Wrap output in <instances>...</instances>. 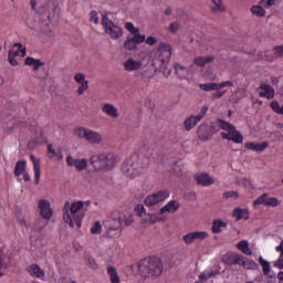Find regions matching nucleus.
Masks as SVG:
<instances>
[{
    "label": "nucleus",
    "instance_id": "338daca9",
    "mask_svg": "<svg viewBox=\"0 0 283 283\" xmlns=\"http://www.w3.org/2000/svg\"><path fill=\"white\" fill-rule=\"evenodd\" d=\"M8 61L10 63V65L17 66L19 65V62H17L12 55V51H9L8 53Z\"/></svg>",
    "mask_w": 283,
    "mask_h": 283
},
{
    "label": "nucleus",
    "instance_id": "58836bf2",
    "mask_svg": "<svg viewBox=\"0 0 283 283\" xmlns=\"http://www.w3.org/2000/svg\"><path fill=\"white\" fill-rule=\"evenodd\" d=\"M63 220L71 229H74V217L70 216V210L66 209V211L63 214Z\"/></svg>",
    "mask_w": 283,
    "mask_h": 283
},
{
    "label": "nucleus",
    "instance_id": "052dcab7",
    "mask_svg": "<svg viewBox=\"0 0 283 283\" xmlns=\"http://www.w3.org/2000/svg\"><path fill=\"white\" fill-rule=\"evenodd\" d=\"M275 56L277 59H282L283 56V45H276L274 46Z\"/></svg>",
    "mask_w": 283,
    "mask_h": 283
},
{
    "label": "nucleus",
    "instance_id": "0eeeda50",
    "mask_svg": "<svg viewBox=\"0 0 283 283\" xmlns=\"http://www.w3.org/2000/svg\"><path fill=\"white\" fill-rule=\"evenodd\" d=\"M112 220L113 227H111L104 234L105 238H116V235H118V230L122 229L125 217L124 214H120V212L115 211L112 214Z\"/></svg>",
    "mask_w": 283,
    "mask_h": 283
},
{
    "label": "nucleus",
    "instance_id": "8fccbe9b",
    "mask_svg": "<svg viewBox=\"0 0 283 283\" xmlns=\"http://www.w3.org/2000/svg\"><path fill=\"white\" fill-rule=\"evenodd\" d=\"M280 205V201L275 197H269L265 201V207H277Z\"/></svg>",
    "mask_w": 283,
    "mask_h": 283
},
{
    "label": "nucleus",
    "instance_id": "37998d69",
    "mask_svg": "<svg viewBox=\"0 0 283 283\" xmlns=\"http://www.w3.org/2000/svg\"><path fill=\"white\" fill-rule=\"evenodd\" d=\"M244 269H248V271H258L260 266L256 264L255 261L245 259Z\"/></svg>",
    "mask_w": 283,
    "mask_h": 283
},
{
    "label": "nucleus",
    "instance_id": "a18cd8bd",
    "mask_svg": "<svg viewBox=\"0 0 283 283\" xmlns=\"http://www.w3.org/2000/svg\"><path fill=\"white\" fill-rule=\"evenodd\" d=\"M87 129L88 128H83V127H80V128H76L74 130V135L77 137V138H87Z\"/></svg>",
    "mask_w": 283,
    "mask_h": 283
},
{
    "label": "nucleus",
    "instance_id": "bb28decb",
    "mask_svg": "<svg viewBox=\"0 0 283 283\" xmlns=\"http://www.w3.org/2000/svg\"><path fill=\"white\" fill-rule=\"evenodd\" d=\"M237 248L239 249V251H242L244 253V255H253V252L249 248V241H247V240L240 241L237 244Z\"/></svg>",
    "mask_w": 283,
    "mask_h": 283
},
{
    "label": "nucleus",
    "instance_id": "603ef678",
    "mask_svg": "<svg viewBox=\"0 0 283 283\" xmlns=\"http://www.w3.org/2000/svg\"><path fill=\"white\" fill-rule=\"evenodd\" d=\"M193 240H196L193 232L184 235V242H186V244H193Z\"/></svg>",
    "mask_w": 283,
    "mask_h": 283
},
{
    "label": "nucleus",
    "instance_id": "f704fd0d",
    "mask_svg": "<svg viewBox=\"0 0 283 283\" xmlns=\"http://www.w3.org/2000/svg\"><path fill=\"white\" fill-rule=\"evenodd\" d=\"M220 272L217 271V272H208V271H205L202 272L200 275H199V280H202L203 282H207V280H211V277H216V275H219Z\"/></svg>",
    "mask_w": 283,
    "mask_h": 283
},
{
    "label": "nucleus",
    "instance_id": "c85d7f7f",
    "mask_svg": "<svg viewBox=\"0 0 283 283\" xmlns=\"http://www.w3.org/2000/svg\"><path fill=\"white\" fill-rule=\"evenodd\" d=\"M164 213L159 212L157 213H148V221L150 224H156V222H163V220H165V217L163 216Z\"/></svg>",
    "mask_w": 283,
    "mask_h": 283
},
{
    "label": "nucleus",
    "instance_id": "e433bc0d",
    "mask_svg": "<svg viewBox=\"0 0 283 283\" xmlns=\"http://www.w3.org/2000/svg\"><path fill=\"white\" fill-rule=\"evenodd\" d=\"M259 96L261 98H268V101H271V98H275V88L272 90H264L263 92L259 93Z\"/></svg>",
    "mask_w": 283,
    "mask_h": 283
},
{
    "label": "nucleus",
    "instance_id": "ddd939ff",
    "mask_svg": "<svg viewBox=\"0 0 283 283\" xmlns=\"http://www.w3.org/2000/svg\"><path fill=\"white\" fill-rule=\"evenodd\" d=\"M30 160L33 164L35 185L41 180V159H36L34 155H30Z\"/></svg>",
    "mask_w": 283,
    "mask_h": 283
},
{
    "label": "nucleus",
    "instance_id": "de8ad7c7",
    "mask_svg": "<svg viewBox=\"0 0 283 283\" xmlns=\"http://www.w3.org/2000/svg\"><path fill=\"white\" fill-rule=\"evenodd\" d=\"M103 230V227L101 226V221H96L93 227L91 228V233L93 235H99L101 231Z\"/></svg>",
    "mask_w": 283,
    "mask_h": 283
},
{
    "label": "nucleus",
    "instance_id": "4be33fe9",
    "mask_svg": "<svg viewBox=\"0 0 283 283\" xmlns=\"http://www.w3.org/2000/svg\"><path fill=\"white\" fill-rule=\"evenodd\" d=\"M222 229H227V222L221 219H216L212 221V233H222Z\"/></svg>",
    "mask_w": 283,
    "mask_h": 283
},
{
    "label": "nucleus",
    "instance_id": "4c0bfd02",
    "mask_svg": "<svg viewBox=\"0 0 283 283\" xmlns=\"http://www.w3.org/2000/svg\"><path fill=\"white\" fill-rule=\"evenodd\" d=\"M231 138L232 143H242V140H244V137L240 132H238V129H235V127L234 130H231Z\"/></svg>",
    "mask_w": 283,
    "mask_h": 283
},
{
    "label": "nucleus",
    "instance_id": "aec40b11",
    "mask_svg": "<svg viewBox=\"0 0 283 283\" xmlns=\"http://www.w3.org/2000/svg\"><path fill=\"white\" fill-rule=\"evenodd\" d=\"M102 112H104V114H107V116H109L111 118H118V108H116L112 104H105L102 107Z\"/></svg>",
    "mask_w": 283,
    "mask_h": 283
},
{
    "label": "nucleus",
    "instance_id": "a19ab883",
    "mask_svg": "<svg viewBox=\"0 0 283 283\" xmlns=\"http://www.w3.org/2000/svg\"><path fill=\"white\" fill-rule=\"evenodd\" d=\"M75 169L77 171H84V169H87V159H85V158L77 159V161L75 164Z\"/></svg>",
    "mask_w": 283,
    "mask_h": 283
},
{
    "label": "nucleus",
    "instance_id": "2f4dec72",
    "mask_svg": "<svg viewBox=\"0 0 283 283\" xmlns=\"http://www.w3.org/2000/svg\"><path fill=\"white\" fill-rule=\"evenodd\" d=\"M218 125L221 129H224L226 132H229L230 134L235 128V126H233V124H231L224 119H218Z\"/></svg>",
    "mask_w": 283,
    "mask_h": 283
},
{
    "label": "nucleus",
    "instance_id": "79ce46f5",
    "mask_svg": "<svg viewBox=\"0 0 283 283\" xmlns=\"http://www.w3.org/2000/svg\"><path fill=\"white\" fill-rule=\"evenodd\" d=\"M269 198V193H263L261 195L259 198H256L254 201H253V207H258L260 205H265L266 206V200Z\"/></svg>",
    "mask_w": 283,
    "mask_h": 283
},
{
    "label": "nucleus",
    "instance_id": "1a4fd4ad",
    "mask_svg": "<svg viewBox=\"0 0 283 283\" xmlns=\"http://www.w3.org/2000/svg\"><path fill=\"white\" fill-rule=\"evenodd\" d=\"M168 196H169V190H159L154 195H149L144 202L146 207H154V205H158V202H163L164 200H167Z\"/></svg>",
    "mask_w": 283,
    "mask_h": 283
},
{
    "label": "nucleus",
    "instance_id": "2eb2a0df",
    "mask_svg": "<svg viewBox=\"0 0 283 283\" xmlns=\"http://www.w3.org/2000/svg\"><path fill=\"white\" fill-rule=\"evenodd\" d=\"M124 67H125L126 72H137V70L143 67V62L136 61L134 59H128L124 63Z\"/></svg>",
    "mask_w": 283,
    "mask_h": 283
},
{
    "label": "nucleus",
    "instance_id": "423d86ee",
    "mask_svg": "<svg viewBox=\"0 0 283 283\" xmlns=\"http://www.w3.org/2000/svg\"><path fill=\"white\" fill-rule=\"evenodd\" d=\"M219 129L218 126L213 123L210 125L207 123H201L198 126L197 136L199 140L207 142L213 138V134H218Z\"/></svg>",
    "mask_w": 283,
    "mask_h": 283
},
{
    "label": "nucleus",
    "instance_id": "bf43d9fd",
    "mask_svg": "<svg viewBox=\"0 0 283 283\" xmlns=\"http://www.w3.org/2000/svg\"><path fill=\"white\" fill-rule=\"evenodd\" d=\"M195 65L198 67H205V56H198L193 60Z\"/></svg>",
    "mask_w": 283,
    "mask_h": 283
},
{
    "label": "nucleus",
    "instance_id": "9d476101",
    "mask_svg": "<svg viewBox=\"0 0 283 283\" xmlns=\"http://www.w3.org/2000/svg\"><path fill=\"white\" fill-rule=\"evenodd\" d=\"M140 43H145V35H128L124 42V49L127 50V52H132L136 50L137 45H140Z\"/></svg>",
    "mask_w": 283,
    "mask_h": 283
},
{
    "label": "nucleus",
    "instance_id": "412c9836",
    "mask_svg": "<svg viewBox=\"0 0 283 283\" xmlns=\"http://www.w3.org/2000/svg\"><path fill=\"white\" fill-rule=\"evenodd\" d=\"M43 240H44L43 234H39V235L32 234L30 237V244L31 247H33V249H41L43 248Z\"/></svg>",
    "mask_w": 283,
    "mask_h": 283
},
{
    "label": "nucleus",
    "instance_id": "6e6552de",
    "mask_svg": "<svg viewBox=\"0 0 283 283\" xmlns=\"http://www.w3.org/2000/svg\"><path fill=\"white\" fill-rule=\"evenodd\" d=\"M207 112H209V106H203L198 115H191L188 118H186L184 122L185 129L187 132H191V129H193V127H196L198 123H200V120L205 118Z\"/></svg>",
    "mask_w": 283,
    "mask_h": 283
},
{
    "label": "nucleus",
    "instance_id": "5701e85b",
    "mask_svg": "<svg viewBox=\"0 0 283 283\" xmlns=\"http://www.w3.org/2000/svg\"><path fill=\"white\" fill-rule=\"evenodd\" d=\"M27 65H30L33 67L34 72L39 70L40 67H43L45 65V62H41V60H36L34 57L28 56L24 61Z\"/></svg>",
    "mask_w": 283,
    "mask_h": 283
},
{
    "label": "nucleus",
    "instance_id": "0e129e2a",
    "mask_svg": "<svg viewBox=\"0 0 283 283\" xmlns=\"http://www.w3.org/2000/svg\"><path fill=\"white\" fill-rule=\"evenodd\" d=\"M237 197V198H239V193H238V191H228V192H223V198L226 199V200H228V198H233V197Z\"/></svg>",
    "mask_w": 283,
    "mask_h": 283
},
{
    "label": "nucleus",
    "instance_id": "864d4df0",
    "mask_svg": "<svg viewBox=\"0 0 283 283\" xmlns=\"http://www.w3.org/2000/svg\"><path fill=\"white\" fill-rule=\"evenodd\" d=\"M179 30H180V23L178 22L170 23L168 28V32H171V34H176V32H178Z\"/></svg>",
    "mask_w": 283,
    "mask_h": 283
},
{
    "label": "nucleus",
    "instance_id": "a211bd4d",
    "mask_svg": "<svg viewBox=\"0 0 283 283\" xmlns=\"http://www.w3.org/2000/svg\"><path fill=\"white\" fill-rule=\"evenodd\" d=\"M178 209H180V203H178L176 200H171L160 209V213H166V211L168 213H176Z\"/></svg>",
    "mask_w": 283,
    "mask_h": 283
},
{
    "label": "nucleus",
    "instance_id": "13d9d810",
    "mask_svg": "<svg viewBox=\"0 0 283 283\" xmlns=\"http://www.w3.org/2000/svg\"><path fill=\"white\" fill-rule=\"evenodd\" d=\"M88 87L90 82H84L83 84H81V86L77 88L78 96H82V94H84L85 90H87Z\"/></svg>",
    "mask_w": 283,
    "mask_h": 283
},
{
    "label": "nucleus",
    "instance_id": "ea45409f",
    "mask_svg": "<svg viewBox=\"0 0 283 283\" xmlns=\"http://www.w3.org/2000/svg\"><path fill=\"white\" fill-rule=\"evenodd\" d=\"M251 12L256 17H264V14H266V11L264 10V8H262V6H253L251 8Z\"/></svg>",
    "mask_w": 283,
    "mask_h": 283
},
{
    "label": "nucleus",
    "instance_id": "4d7b16f0",
    "mask_svg": "<svg viewBox=\"0 0 283 283\" xmlns=\"http://www.w3.org/2000/svg\"><path fill=\"white\" fill-rule=\"evenodd\" d=\"M195 235V240H206L208 238V233L205 231L201 232H192Z\"/></svg>",
    "mask_w": 283,
    "mask_h": 283
},
{
    "label": "nucleus",
    "instance_id": "c9c22d12",
    "mask_svg": "<svg viewBox=\"0 0 283 283\" xmlns=\"http://www.w3.org/2000/svg\"><path fill=\"white\" fill-rule=\"evenodd\" d=\"M213 7H211L212 12H224V6H222V0H211Z\"/></svg>",
    "mask_w": 283,
    "mask_h": 283
},
{
    "label": "nucleus",
    "instance_id": "7ed1b4c3",
    "mask_svg": "<svg viewBox=\"0 0 283 283\" xmlns=\"http://www.w3.org/2000/svg\"><path fill=\"white\" fill-rule=\"evenodd\" d=\"M59 6L54 0H49L39 8V18L43 25H50V21L56 17Z\"/></svg>",
    "mask_w": 283,
    "mask_h": 283
},
{
    "label": "nucleus",
    "instance_id": "473e14b6",
    "mask_svg": "<svg viewBox=\"0 0 283 283\" xmlns=\"http://www.w3.org/2000/svg\"><path fill=\"white\" fill-rule=\"evenodd\" d=\"M30 274L35 275L38 277H43L45 275V272L41 270V268L36 264H32L30 266Z\"/></svg>",
    "mask_w": 283,
    "mask_h": 283
},
{
    "label": "nucleus",
    "instance_id": "f03ea898",
    "mask_svg": "<svg viewBox=\"0 0 283 283\" xmlns=\"http://www.w3.org/2000/svg\"><path fill=\"white\" fill-rule=\"evenodd\" d=\"M90 163L96 171H112L116 167V157L112 153H103L91 157Z\"/></svg>",
    "mask_w": 283,
    "mask_h": 283
},
{
    "label": "nucleus",
    "instance_id": "5fc2aeb1",
    "mask_svg": "<svg viewBox=\"0 0 283 283\" xmlns=\"http://www.w3.org/2000/svg\"><path fill=\"white\" fill-rule=\"evenodd\" d=\"M90 17H91L90 21L95 23V25H98V23H99L98 13L93 10V11L90 12Z\"/></svg>",
    "mask_w": 283,
    "mask_h": 283
},
{
    "label": "nucleus",
    "instance_id": "f257e3e1",
    "mask_svg": "<svg viewBox=\"0 0 283 283\" xmlns=\"http://www.w3.org/2000/svg\"><path fill=\"white\" fill-rule=\"evenodd\" d=\"M138 271L144 277H160L163 275V261L153 256L138 263Z\"/></svg>",
    "mask_w": 283,
    "mask_h": 283
},
{
    "label": "nucleus",
    "instance_id": "f8f14e48",
    "mask_svg": "<svg viewBox=\"0 0 283 283\" xmlns=\"http://www.w3.org/2000/svg\"><path fill=\"white\" fill-rule=\"evenodd\" d=\"M41 218L50 220L52 218V209H50V201L42 199L38 202Z\"/></svg>",
    "mask_w": 283,
    "mask_h": 283
},
{
    "label": "nucleus",
    "instance_id": "6e6d98bb",
    "mask_svg": "<svg viewBox=\"0 0 283 283\" xmlns=\"http://www.w3.org/2000/svg\"><path fill=\"white\" fill-rule=\"evenodd\" d=\"M74 80L76 81V83H80V85L88 83L87 80H85V74L83 73L75 74Z\"/></svg>",
    "mask_w": 283,
    "mask_h": 283
},
{
    "label": "nucleus",
    "instance_id": "c03bdc74",
    "mask_svg": "<svg viewBox=\"0 0 283 283\" xmlns=\"http://www.w3.org/2000/svg\"><path fill=\"white\" fill-rule=\"evenodd\" d=\"M122 171L125 176H127L128 178H134V166L130 165V166H127V165H124L122 167Z\"/></svg>",
    "mask_w": 283,
    "mask_h": 283
},
{
    "label": "nucleus",
    "instance_id": "39448f33",
    "mask_svg": "<svg viewBox=\"0 0 283 283\" xmlns=\"http://www.w3.org/2000/svg\"><path fill=\"white\" fill-rule=\"evenodd\" d=\"M102 25L105 28V32L109 34L111 39L118 40L123 36V29L116 25L114 21L109 20L107 14L102 15Z\"/></svg>",
    "mask_w": 283,
    "mask_h": 283
},
{
    "label": "nucleus",
    "instance_id": "cd10ccee",
    "mask_svg": "<svg viewBox=\"0 0 283 283\" xmlns=\"http://www.w3.org/2000/svg\"><path fill=\"white\" fill-rule=\"evenodd\" d=\"M107 273L109 275L111 283H120V277L118 276V272L116 271V268L108 266Z\"/></svg>",
    "mask_w": 283,
    "mask_h": 283
},
{
    "label": "nucleus",
    "instance_id": "09e8293b",
    "mask_svg": "<svg viewBox=\"0 0 283 283\" xmlns=\"http://www.w3.org/2000/svg\"><path fill=\"white\" fill-rule=\"evenodd\" d=\"M86 264L90 266V269H93L94 271H96V269H98V263H96V260L94 258H92L91 255L86 256Z\"/></svg>",
    "mask_w": 283,
    "mask_h": 283
},
{
    "label": "nucleus",
    "instance_id": "4468645a",
    "mask_svg": "<svg viewBox=\"0 0 283 283\" xmlns=\"http://www.w3.org/2000/svg\"><path fill=\"white\" fill-rule=\"evenodd\" d=\"M245 149H250L251 151H264L266 147H269V142H263L258 144L255 142H248L244 145Z\"/></svg>",
    "mask_w": 283,
    "mask_h": 283
},
{
    "label": "nucleus",
    "instance_id": "72a5a7b5",
    "mask_svg": "<svg viewBox=\"0 0 283 283\" xmlns=\"http://www.w3.org/2000/svg\"><path fill=\"white\" fill-rule=\"evenodd\" d=\"M125 28L133 36H142L140 29L136 28L132 22H126Z\"/></svg>",
    "mask_w": 283,
    "mask_h": 283
},
{
    "label": "nucleus",
    "instance_id": "20e7f679",
    "mask_svg": "<svg viewBox=\"0 0 283 283\" xmlns=\"http://www.w3.org/2000/svg\"><path fill=\"white\" fill-rule=\"evenodd\" d=\"M171 50L172 48L170 44H167L165 42H160L158 46L159 54V61L161 65L164 66L163 74L166 78H169L171 76V69H167V63L171 61Z\"/></svg>",
    "mask_w": 283,
    "mask_h": 283
},
{
    "label": "nucleus",
    "instance_id": "7c9ffc66",
    "mask_svg": "<svg viewBox=\"0 0 283 283\" xmlns=\"http://www.w3.org/2000/svg\"><path fill=\"white\" fill-rule=\"evenodd\" d=\"M199 87L200 90H203V92H213L219 90L218 83L216 82L199 84Z\"/></svg>",
    "mask_w": 283,
    "mask_h": 283
},
{
    "label": "nucleus",
    "instance_id": "3c124183",
    "mask_svg": "<svg viewBox=\"0 0 283 283\" xmlns=\"http://www.w3.org/2000/svg\"><path fill=\"white\" fill-rule=\"evenodd\" d=\"M83 218H85L84 213L73 214V220H74L77 229H81V222H83Z\"/></svg>",
    "mask_w": 283,
    "mask_h": 283
},
{
    "label": "nucleus",
    "instance_id": "774afa93",
    "mask_svg": "<svg viewBox=\"0 0 283 283\" xmlns=\"http://www.w3.org/2000/svg\"><path fill=\"white\" fill-rule=\"evenodd\" d=\"M135 211H137V214L139 216V218H143V214H145V206L143 205H138L136 208H135Z\"/></svg>",
    "mask_w": 283,
    "mask_h": 283
},
{
    "label": "nucleus",
    "instance_id": "393cba45",
    "mask_svg": "<svg viewBox=\"0 0 283 283\" xmlns=\"http://www.w3.org/2000/svg\"><path fill=\"white\" fill-rule=\"evenodd\" d=\"M25 169H27V163H25V160H19V161L15 164L13 174H14L15 177H19V176L25 174Z\"/></svg>",
    "mask_w": 283,
    "mask_h": 283
},
{
    "label": "nucleus",
    "instance_id": "e2e57ef3",
    "mask_svg": "<svg viewBox=\"0 0 283 283\" xmlns=\"http://www.w3.org/2000/svg\"><path fill=\"white\" fill-rule=\"evenodd\" d=\"M77 161H78V159H74V157H72V156L66 157V165L69 167H75Z\"/></svg>",
    "mask_w": 283,
    "mask_h": 283
},
{
    "label": "nucleus",
    "instance_id": "f3484780",
    "mask_svg": "<svg viewBox=\"0 0 283 283\" xmlns=\"http://www.w3.org/2000/svg\"><path fill=\"white\" fill-rule=\"evenodd\" d=\"M197 184L201 185L202 187H209L216 182L213 178L209 176V174H201L198 177H196Z\"/></svg>",
    "mask_w": 283,
    "mask_h": 283
},
{
    "label": "nucleus",
    "instance_id": "49530a36",
    "mask_svg": "<svg viewBox=\"0 0 283 283\" xmlns=\"http://www.w3.org/2000/svg\"><path fill=\"white\" fill-rule=\"evenodd\" d=\"M270 107L275 112V114H281L283 116V106H280V103L276 101L271 102Z\"/></svg>",
    "mask_w": 283,
    "mask_h": 283
},
{
    "label": "nucleus",
    "instance_id": "6ab92c4d",
    "mask_svg": "<svg viewBox=\"0 0 283 283\" xmlns=\"http://www.w3.org/2000/svg\"><path fill=\"white\" fill-rule=\"evenodd\" d=\"M64 209L66 211L70 209V213H72V216H76V213H78V211L83 209V201L73 202L71 207H70V201H66L64 205Z\"/></svg>",
    "mask_w": 283,
    "mask_h": 283
},
{
    "label": "nucleus",
    "instance_id": "c756f323",
    "mask_svg": "<svg viewBox=\"0 0 283 283\" xmlns=\"http://www.w3.org/2000/svg\"><path fill=\"white\" fill-rule=\"evenodd\" d=\"M259 263L262 266L263 275H269L271 273V263L262 256L259 258Z\"/></svg>",
    "mask_w": 283,
    "mask_h": 283
},
{
    "label": "nucleus",
    "instance_id": "dca6fc26",
    "mask_svg": "<svg viewBox=\"0 0 283 283\" xmlns=\"http://www.w3.org/2000/svg\"><path fill=\"white\" fill-rule=\"evenodd\" d=\"M86 140H87V143H91L92 145L103 143V136L101 134H98L97 132H94L88 128L86 132Z\"/></svg>",
    "mask_w": 283,
    "mask_h": 283
},
{
    "label": "nucleus",
    "instance_id": "69168bd1",
    "mask_svg": "<svg viewBox=\"0 0 283 283\" xmlns=\"http://www.w3.org/2000/svg\"><path fill=\"white\" fill-rule=\"evenodd\" d=\"M224 96V91L217 90V92L212 93L211 98L216 101V98H222Z\"/></svg>",
    "mask_w": 283,
    "mask_h": 283
},
{
    "label": "nucleus",
    "instance_id": "680f3d73",
    "mask_svg": "<svg viewBox=\"0 0 283 283\" xmlns=\"http://www.w3.org/2000/svg\"><path fill=\"white\" fill-rule=\"evenodd\" d=\"M235 264H239V266H245L247 258L238 254Z\"/></svg>",
    "mask_w": 283,
    "mask_h": 283
},
{
    "label": "nucleus",
    "instance_id": "a878e982",
    "mask_svg": "<svg viewBox=\"0 0 283 283\" xmlns=\"http://www.w3.org/2000/svg\"><path fill=\"white\" fill-rule=\"evenodd\" d=\"M233 217L237 218V220H249V210L235 208Z\"/></svg>",
    "mask_w": 283,
    "mask_h": 283
},
{
    "label": "nucleus",
    "instance_id": "9b49d317",
    "mask_svg": "<svg viewBox=\"0 0 283 283\" xmlns=\"http://www.w3.org/2000/svg\"><path fill=\"white\" fill-rule=\"evenodd\" d=\"M2 127L4 132H12V129L17 125V119H14V116L10 115L8 117V112L6 109L2 111Z\"/></svg>",
    "mask_w": 283,
    "mask_h": 283
},
{
    "label": "nucleus",
    "instance_id": "b1692460",
    "mask_svg": "<svg viewBox=\"0 0 283 283\" xmlns=\"http://www.w3.org/2000/svg\"><path fill=\"white\" fill-rule=\"evenodd\" d=\"M238 255L239 254L235 252L228 253L222 256V262H224V264H228L229 266H233V264L238 262Z\"/></svg>",
    "mask_w": 283,
    "mask_h": 283
}]
</instances>
